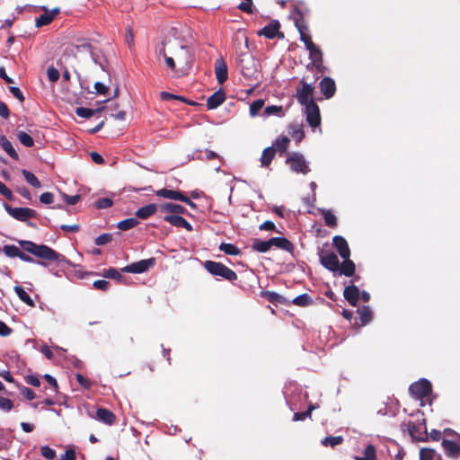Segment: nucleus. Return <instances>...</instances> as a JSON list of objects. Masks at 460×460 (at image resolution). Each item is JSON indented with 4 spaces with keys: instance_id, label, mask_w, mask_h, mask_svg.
Here are the masks:
<instances>
[{
    "instance_id": "nucleus-56",
    "label": "nucleus",
    "mask_w": 460,
    "mask_h": 460,
    "mask_svg": "<svg viewBox=\"0 0 460 460\" xmlns=\"http://www.w3.org/2000/svg\"><path fill=\"white\" fill-rule=\"evenodd\" d=\"M103 277L118 280L122 278L121 274L116 269L113 268L106 270L103 273Z\"/></svg>"
},
{
    "instance_id": "nucleus-42",
    "label": "nucleus",
    "mask_w": 460,
    "mask_h": 460,
    "mask_svg": "<svg viewBox=\"0 0 460 460\" xmlns=\"http://www.w3.org/2000/svg\"><path fill=\"white\" fill-rule=\"evenodd\" d=\"M20 249L13 244L4 245L3 247V252L4 253V255L10 258L18 257L20 255Z\"/></svg>"
},
{
    "instance_id": "nucleus-6",
    "label": "nucleus",
    "mask_w": 460,
    "mask_h": 460,
    "mask_svg": "<svg viewBox=\"0 0 460 460\" xmlns=\"http://www.w3.org/2000/svg\"><path fill=\"white\" fill-rule=\"evenodd\" d=\"M447 435H452L451 439H443L442 447L446 454L453 458L460 456V437L455 433L452 429H445Z\"/></svg>"
},
{
    "instance_id": "nucleus-40",
    "label": "nucleus",
    "mask_w": 460,
    "mask_h": 460,
    "mask_svg": "<svg viewBox=\"0 0 460 460\" xmlns=\"http://www.w3.org/2000/svg\"><path fill=\"white\" fill-rule=\"evenodd\" d=\"M17 138L19 139L21 144L23 145L26 147H31L34 144V141H33L32 137L29 134L24 132V131L18 132L17 133Z\"/></svg>"
},
{
    "instance_id": "nucleus-19",
    "label": "nucleus",
    "mask_w": 460,
    "mask_h": 460,
    "mask_svg": "<svg viewBox=\"0 0 460 460\" xmlns=\"http://www.w3.org/2000/svg\"><path fill=\"white\" fill-rule=\"evenodd\" d=\"M343 296L352 306H356L359 298V289L354 285L348 286L344 288Z\"/></svg>"
},
{
    "instance_id": "nucleus-22",
    "label": "nucleus",
    "mask_w": 460,
    "mask_h": 460,
    "mask_svg": "<svg viewBox=\"0 0 460 460\" xmlns=\"http://www.w3.org/2000/svg\"><path fill=\"white\" fill-rule=\"evenodd\" d=\"M159 210L161 212L168 213V215H181L186 212V209L184 207L174 204V203H164L159 206Z\"/></svg>"
},
{
    "instance_id": "nucleus-4",
    "label": "nucleus",
    "mask_w": 460,
    "mask_h": 460,
    "mask_svg": "<svg viewBox=\"0 0 460 460\" xmlns=\"http://www.w3.org/2000/svg\"><path fill=\"white\" fill-rule=\"evenodd\" d=\"M401 428L403 431L407 430L415 440L424 441L428 438L425 419L418 420L415 422L404 421L402 423Z\"/></svg>"
},
{
    "instance_id": "nucleus-27",
    "label": "nucleus",
    "mask_w": 460,
    "mask_h": 460,
    "mask_svg": "<svg viewBox=\"0 0 460 460\" xmlns=\"http://www.w3.org/2000/svg\"><path fill=\"white\" fill-rule=\"evenodd\" d=\"M276 150L273 146H270L265 148L262 151L261 157V164L263 167H268L273 158L275 157Z\"/></svg>"
},
{
    "instance_id": "nucleus-45",
    "label": "nucleus",
    "mask_w": 460,
    "mask_h": 460,
    "mask_svg": "<svg viewBox=\"0 0 460 460\" xmlns=\"http://www.w3.org/2000/svg\"><path fill=\"white\" fill-rule=\"evenodd\" d=\"M311 297L307 294H303L296 296L293 299V304L299 306H306L311 303Z\"/></svg>"
},
{
    "instance_id": "nucleus-44",
    "label": "nucleus",
    "mask_w": 460,
    "mask_h": 460,
    "mask_svg": "<svg viewBox=\"0 0 460 460\" xmlns=\"http://www.w3.org/2000/svg\"><path fill=\"white\" fill-rule=\"evenodd\" d=\"M264 114L266 116L276 115L281 117L283 116V110L281 106L270 105L265 108Z\"/></svg>"
},
{
    "instance_id": "nucleus-52",
    "label": "nucleus",
    "mask_w": 460,
    "mask_h": 460,
    "mask_svg": "<svg viewBox=\"0 0 460 460\" xmlns=\"http://www.w3.org/2000/svg\"><path fill=\"white\" fill-rule=\"evenodd\" d=\"M113 204L110 198H102L95 202V207L99 209L108 208Z\"/></svg>"
},
{
    "instance_id": "nucleus-58",
    "label": "nucleus",
    "mask_w": 460,
    "mask_h": 460,
    "mask_svg": "<svg viewBox=\"0 0 460 460\" xmlns=\"http://www.w3.org/2000/svg\"><path fill=\"white\" fill-rule=\"evenodd\" d=\"M238 8L247 13H252V0H245L238 5Z\"/></svg>"
},
{
    "instance_id": "nucleus-43",
    "label": "nucleus",
    "mask_w": 460,
    "mask_h": 460,
    "mask_svg": "<svg viewBox=\"0 0 460 460\" xmlns=\"http://www.w3.org/2000/svg\"><path fill=\"white\" fill-rule=\"evenodd\" d=\"M343 441V438L341 436L337 437H326L322 441V444L325 447L330 446L332 447H334L335 446H338L341 444Z\"/></svg>"
},
{
    "instance_id": "nucleus-25",
    "label": "nucleus",
    "mask_w": 460,
    "mask_h": 460,
    "mask_svg": "<svg viewBox=\"0 0 460 460\" xmlns=\"http://www.w3.org/2000/svg\"><path fill=\"white\" fill-rule=\"evenodd\" d=\"M97 420L102 421L105 424L112 425L115 422V415L109 410L100 408L96 411Z\"/></svg>"
},
{
    "instance_id": "nucleus-5",
    "label": "nucleus",
    "mask_w": 460,
    "mask_h": 460,
    "mask_svg": "<svg viewBox=\"0 0 460 460\" xmlns=\"http://www.w3.org/2000/svg\"><path fill=\"white\" fill-rule=\"evenodd\" d=\"M204 267L213 276L221 277L229 281L237 279V275L233 270L220 262L207 261Z\"/></svg>"
},
{
    "instance_id": "nucleus-34",
    "label": "nucleus",
    "mask_w": 460,
    "mask_h": 460,
    "mask_svg": "<svg viewBox=\"0 0 460 460\" xmlns=\"http://www.w3.org/2000/svg\"><path fill=\"white\" fill-rule=\"evenodd\" d=\"M289 134L291 137L297 142H300L304 137V131L302 129V127L298 124H293L289 127Z\"/></svg>"
},
{
    "instance_id": "nucleus-3",
    "label": "nucleus",
    "mask_w": 460,
    "mask_h": 460,
    "mask_svg": "<svg viewBox=\"0 0 460 460\" xmlns=\"http://www.w3.org/2000/svg\"><path fill=\"white\" fill-rule=\"evenodd\" d=\"M237 63L244 78L256 82L260 80L259 65L252 56L248 53L241 54L237 58Z\"/></svg>"
},
{
    "instance_id": "nucleus-61",
    "label": "nucleus",
    "mask_w": 460,
    "mask_h": 460,
    "mask_svg": "<svg viewBox=\"0 0 460 460\" xmlns=\"http://www.w3.org/2000/svg\"><path fill=\"white\" fill-rule=\"evenodd\" d=\"M40 200L43 204H51L54 201V196L51 192H44L40 196Z\"/></svg>"
},
{
    "instance_id": "nucleus-9",
    "label": "nucleus",
    "mask_w": 460,
    "mask_h": 460,
    "mask_svg": "<svg viewBox=\"0 0 460 460\" xmlns=\"http://www.w3.org/2000/svg\"><path fill=\"white\" fill-rule=\"evenodd\" d=\"M409 391L411 394L416 399H423L431 393V384L425 378L410 385Z\"/></svg>"
},
{
    "instance_id": "nucleus-47",
    "label": "nucleus",
    "mask_w": 460,
    "mask_h": 460,
    "mask_svg": "<svg viewBox=\"0 0 460 460\" xmlns=\"http://www.w3.org/2000/svg\"><path fill=\"white\" fill-rule=\"evenodd\" d=\"M264 101L261 99L256 100L250 105V114L252 117L256 116L259 111L262 109Z\"/></svg>"
},
{
    "instance_id": "nucleus-1",
    "label": "nucleus",
    "mask_w": 460,
    "mask_h": 460,
    "mask_svg": "<svg viewBox=\"0 0 460 460\" xmlns=\"http://www.w3.org/2000/svg\"><path fill=\"white\" fill-rule=\"evenodd\" d=\"M20 244L26 252L40 259L70 265L69 261L64 255L45 244H36L31 241H21Z\"/></svg>"
},
{
    "instance_id": "nucleus-57",
    "label": "nucleus",
    "mask_w": 460,
    "mask_h": 460,
    "mask_svg": "<svg viewBox=\"0 0 460 460\" xmlns=\"http://www.w3.org/2000/svg\"><path fill=\"white\" fill-rule=\"evenodd\" d=\"M313 409H314V407H309V409L304 412H296L294 414L293 420H304L305 418L310 417Z\"/></svg>"
},
{
    "instance_id": "nucleus-17",
    "label": "nucleus",
    "mask_w": 460,
    "mask_h": 460,
    "mask_svg": "<svg viewBox=\"0 0 460 460\" xmlns=\"http://www.w3.org/2000/svg\"><path fill=\"white\" fill-rule=\"evenodd\" d=\"M215 73H216L217 80L220 84H224L227 80V77H228L227 66L222 58L217 59V61L215 63Z\"/></svg>"
},
{
    "instance_id": "nucleus-13",
    "label": "nucleus",
    "mask_w": 460,
    "mask_h": 460,
    "mask_svg": "<svg viewBox=\"0 0 460 460\" xmlns=\"http://www.w3.org/2000/svg\"><path fill=\"white\" fill-rule=\"evenodd\" d=\"M313 87L305 83H304L302 87L297 90L296 98L301 105L305 107L309 105V103H314L313 100Z\"/></svg>"
},
{
    "instance_id": "nucleus-16",
    "label": "nucleus",
    "mask_w": 460,
    "mask_h": 460,
    "mask_svg": "<svg viewBox=\"0 0 460 460\" xmlns=\"http://www.w3.org/2000/svg\"><path fill=\"white\" fill-rule=\"evenodd\" d=\"M333 245L337 249L339 254L342 259H348L350 256V251L347 241L340 235H336L332 239Z\"/></svg>"
},
{
    "instance_id": "nucleus-14",
    "label": "nucleus",
    "mask_w": 460,
    "mask_h": 460,
    "mask_svg": "<svg viewBox=\"0 0 460 460\" xmlns=\"http://www.w3.org/2000/svg\"><path fill=\"white\" fill-rule=\"evenodd\" d=\"M322 265L327 270L336 272L340 270V262L336 254L333 252H324L320 255Z\"/></svg>"
},
{
    "instance_id": "nucleus-15",
    "label": "nucleus",
    "mask_w": 460,
    "mask_h": 460,
    "mask_svg": "<svg viewBox=\"0 0 460 460\" xmlns=\"http://www.w3.org/2000/svg\"><path fill=\"white\" fill-rule=\"evenodd\" d=\"M306 49L309 51V58L312 60V64L320 68L323 62V54L318 46L314 42H306Z\"/></svg>"
},
{
    "instance_id": "nucleus-21",
    "label": "nucleus",
    "mask_w": 460,
    "mask_h": 460,
    "mask_svg": "<svg viewBox=\"0 0 460 460\" xmlns=\"http://www.w3.org/2000/svg\"><path fill=\"white\" fill-rule=\"evenodd\" d=\"M320 88L322 93L326 98H331L333 96L336 87L334 81L330 77H324L320 82Z\"/></svg>"
},
{
    "instance_id": "nucleus-38",
    "label": "nucleus",
    "mask_w": 460,
    "mask_h": 460,
    "mask_svg": "<svg viewBox=\"0 0 460 460\" xmlns=\"http://www.w3.org/2000/svg\"><path fill=\"white\" fill-rule=\"evenodd\" d=\"M138 224V220L135 217H130L124 219L122 221H119L118 223V228L123 231L131 229L135 227Z\"/></svg>"
},
{
    "instance_id": "nucleus-59",
    "label": "nucleus",
    "mask_w": 460,
    "mask_h": 460,
    "mask_svg": "<svg viewBox=\"0 0 460 460\" xmlns=\"http://www.w3.org/2000/svg\"><path fill=\"white\" fill-rule=\"evenodd\" d=\"M62 198L68 205H75L80 200L81 197L80 195L69 196L67 194L63 193Z\"/></svg>"
},
{
    "instance_id": "nucleus-2",
    "label": "nucleus",
    "mask_w": 460,
    "mask_h": 460,
    "mask_svg": "<svg viewBox=\"0 0 460 460\" xmlns=\"http://www.w3.org/2000/svg\"><path fill=\"white\" fill-rule=\"evenodd\" d=\"M170 54L174 56L179 65L177 75H184L192 66L193 55L191 49L182 44H173L169 49Z\"/></svg>"
},
{
    "instance_id": "nucleus-8",
    "label": "nucleus",
    "mask_w": 460,
    "mask_h": 460,
    "mask_svg": "<svg viewBox=\"0 0 460 460\" xmlns=\"http://www.w3.org/2000/svg\"><path fill=\"white\" fill-rule=\"evenodd\" d=\"M5 211L14 219L26 222L29 218H35L37 213L30 208H13L8 204H4Z\"/></svg>"
},
{
    "instance_id": "nucleus-18",
    "label": "nucleus",
    "mask_w": 460,
    "mask_h": 460,
    "mask_svg": "<svg viewBox=\"0 0 460 460\" xmlns=\"http://www.w3.org/2000/svg\"><path fill=\"white\" fill-rule=\"evenodd\" d=\"M164 221L170 223L172 226L176 227H182L187 231L192 230V226L185 220L181 215H166L164 217Z\"/></svg>"
},
{
    "instance_id": "nucleus-23",
    "label": "nucleus",
    "mask_w": 460,
    "mask_h": 460,
    "mask_svg": "<svg viewBox=\"0 0 460 460\" xmlns=\"http://www.w3.org/2000/svg\"><path fill=\"white\" fill-rule=\"evenodd\" d=\"M279 30V22H271L266 26H264L261 31H258V34L260 36H264L267 39H274Z\"/></svg>"
},
{
    "instance_id": "nucleus-54",
    "label": "nucleus",
    "mask_w": 460,
    "mask_h": 460,
    "mask_svg": "<svg viewBox=\"0 0 460 460\" xmlns=\"http://www.w3.org/2000/svg\"><path fill=\"white\" fill-rule=\"evenodd\" d=\"M323 218H324L325 224L328 226H336V223H337L336 217L331 211H328V210L324 211Z\"/></svg>"
},
{
    "instance_id": "nucleus-62",
    "label": "nucleus",
    "mask_w": 460,
    "mask_h": 460,
    "mask_svg": "<svg viewBox=\"0 0 460 460\" xmlns=\"http://www.w3.org/2000/svg\"><path fill=\"white\" fill-rule=\"evenodd\" d=\"M76 380L78 381L80 385L83 386L84 388L88 389L91 387V385H92L91 381L88 378H85L83 375L76 374Z\"/></svg>"
},
{
    "instance_id": "nucleus-55",
    "label": "nucleus",
    "mask_w": 460,
    "mask_h": 460,
    "mask_svg": "<svg viewBox=\"0 0 460 460\" xmlns=\"http://www.w3.org/2000/svg\"><path fill=\"white\" fill-rule=\"evenodd\" d=\"M47 75L50 82H57L60 76L59 71L54 66H49L47 70Z\"/></svg>"
},
{
    "instance_id": "nucleus-20",
    "label": "nucleus",
    "mask_w": 460,
    "mask_h": 460,
    "mask_svg": "<svg viewBox=\"0 0 460 460\" xmlns=\"http://www.w3.org/2000/svg\"><path fill=\"white\" fill-rule=\"evenodd\" d=\"M226 100V94L223 91L219 90L214 93L207 100V107L208 110H214L220 106Z\"/></svg>"
},
{
    "instance_id": "nucleus-26",
    "label": "nucleus",
    "mask_w": 460,
    "mask_h": 460,
    "mask_svg": "<svg viewBox=\"0 0 460 460\" xmlns=\"http://www.w3.org/2000/svg\"><path fill=\"white\" fill-rule=\"evenodd\" d=\"M272 246L278 247L287 252H291L294 248L292 243L285 237L270 238Z\"/></svg>"
},
{
    "instance_id": "nucleus-48",
    "label": "nucleus",
    "mask_w": 460,
    "mask_h": 460,
    "mask_svg": "<svg viewBox=\"0 0 460 460\" xmlns=\"http://www.w3.org/2000/svg\"><path fill=\"white\" fill-rule=\"evenodd\" d=\"M160 55L164 56L167 66L177 74L178 69H176V58L174 56H167L164 50H161Z\"/></svg>"
},
{
    "instance_id": "nucleus-35",
    "label": "nucleus",
    "mask_w": 460,
    "mask_h": 460,
    "mask_svg": "<svg viewBox=\"0 0 460 460\" xmlns=\"http://www.w3.org/2000/svg\"><path fill=\"white\" fill-rule=\"evenodd\" d=\"M22 173L25 179V181L34 188H40L41 184L38 178L31 172L27 170H22Z\"/></svg>"
},
{
    "instance_id": "nucleus-24",
    "label": "nucleus",
    "mask_w": 460,
    "mask_h": 460,
    "mask_svg": "<svg viewBox=\"0 0 460 460\" xmlns=\"http://www.w3.org/2000/svg\"><path fill=\"white\" fill-rule=\"evenodd\" d=\"M157 210H159V206L152 203L138 208L136 212V216L138 218L146 219L149 217L155 215Z\"/></svg>"
},
{
    "instance_id": "nucleus-63",
    "label": "nucleus",
    "mask_w": 460,
    "mask_h": 460,
    "mask_svg": "<svg viewBox=\"0 0 460 460\" xmlns=\"http://www.w3.org/2000/svg\"><path fill=\"white\" fill-rule=\"evenodd\" d=\"M93 287L96 288V289H100V290H107L110 287V283L106 280H103V279H99V280H95L93 282Z\"/></svg>"
},
{
    "instance_id": "nucleus-53",
    "label": "nucleus",
    "mask_w": 460,
    "mask_h": 460,
    "mask_svg": "<svg viewBox=\"0 0 460 460\" xmlns=\"http://www.w3.org/2000/svg\"><path fill=\"white\" fill-rule=\"evenodd\" d=\"M13 407V402L5 397L0 396V409L4 411H10Z\"/></svg>"
},
{
    "instance_id": "nucleus-7",
    "label": "nucleus",
    "mask_w": 460,
    "mask_h": 460,
    "mask_svg": "<svg viewBox=\"0 0 460 460\" xmlns=\"http://www.w3.org/2000/svg\"><path fill=\"white\" fill-rule=\"evenodd\" d=\"M287 164L296 173L306 174L310 168L305 156L300 153H293L287 158Z\"/></svg>"
},
{
    "instance_id": "nucleus-46",
    "label": "nucleus",
    "mask_w": 460,
    "mask_h": 460,
    "mask_svg": "<svg viewBox=\"0 0 460 460\" xmlns=\"http://www.w3.org/2000/svg\"><path fill=\"white\" fill-rule=\"evenodd\" d=\"M289 138L288 137H279L275 140L274 145L280 152H285L288 149Z\"/></svg>"
},
{
    "instance_id": "nucleus-33",
    "label": "nucleus",
    "mask_w": 460,
    "mask_h": 460,
    "mask_svg": "<svg viewBox=\"0 0 460 460\" xmlns=\"http://www.w3.org/2000/svg\"><path fill=\"white\" fill-rule=\"evenodd\" d=\"M103 109H104L103 107H101V108H98L95 110H92V109H88V108H84V107H79V108H76L75 113L77 116H79L81 118L88 119V118L93 116L95 113L102 111Z\"/></svg>"
},
{
    "instance_id": "nucleus-39",
    "label": "nucleus",
    "mask_w": 460,
    "mask_h": 460,
    "mask_svg": "<svg viewBox=\"0 0 460 460\" xmlns=\"http://www.w3.org/2000/svg\"><path fill=\"white\" fill-rule=\"evenodd\" d=\"M360 322L363 325L368 323L372 319V312L368 306L358 309Z\"/></svg>"
},
{
    "instance_id": "nucleus-36",
    "label": "nucleus",
    "mask_w": 460,
    "mask_h": 460,
    "mask_svg": "<svg viewBox=\"0 0 460 460\" xmlns=\"http://www.w3.org/2000/svg\"><path fill=\"white\" fill-rule=\"evenodd\" d=\"M356 460H376V448L372 445L367 446L362 456H356Z\"/></svg>"
},
{
    "instance_id": "nucleus-29",
    "label": "nucleus",
    "mask_w": 460,
    "mask_h": 460,
    "mask_svg": "<svg viewBox=\"0 0 460 460\" xmlns=\"http://www.w3.org/2000/svg\"><path fill=\"white\" fill-rule=\"evenodd\" d=\"M343 260L344 261L341 266H340V270L338 271L340 274L351 277L355 272V264L351 260H349V258Z\"/></svg>"
},
{
    "instance_id": "nucleus-41",
    "label": "nucleus",
    "mask_w": 460,
    "mask_h": 460,
    "mask_svg": "<svg viewBox=\"0 0 460 460\" xmlns=\"http://www.w3.org/2000/svg\"><path fill=\"white\" fill-rule=\"evenodd\" d=\"M219 250L228 255H238L240 253V250L232 243H223L220 244Z\"/></svg>"
},
{
    "instance_id": "nucleus-37",
    "label": "nucleus",
    "mask_w": 460,
    "mask_h": 460,
    "mask_svg": "<svg viewBox=\"0 0 460 460\" xmlns=\"http://www.w3.org/2000/svg\"><path fill=\"white\" fill-rule=\"evenodd\" d=\"M272 247L270 239L267 241L256 240L253 243L252 248L259 252H266Z\"/></svg>"
},
{
    "instance_id": "nucleus-60",
    "label": "nucleus",
    "mask_w": 460,
    "mask_h": 460,
    "mask_svg": "<svg viewBox=\"0 0 460 460\" xmlns=\"http://www.w3.org/2000/svg\"><path fill=\"white\" fill-rule=\"evenodd\" d=\"M0 194L8 199L9 200L13 199V195L12 191L3 183L0 181Z\"/></svg>"
},
{
    "instance_id": "nucleus-50",
    "label": "nucleus",
    "mask_w": 460,
    "mask_h": 460,
    "mask_svg": "<svg viewBox=\"0 0 460 460\" xmlns=\"http://www.w3.org/2000/svg\"><path fill=\"white\" fill-rule=\"evenodd\" d=\"M40 454L48 460H52L56 457V451L48 446H42L40 447Z\"/></svg>"
},
{
    "instance_id": "nucleus-12",
    "label": "nucleus",
    "mask_w": 460,
    "mask_h": 460,
    "mask_svg": "<svg viewBox=\"0 0 460 460\" xmlns=\"http://www.w3.org/2000/svg\"><path fill=\"white\" fill-rule=\"evenodd\" d=\"M305 113L306 115V120L312 128H316V127L320 126V123H321L320 111L315 102L309 103V105L305 106Z\"/></svg>"
},
{
    "instance_id": "nucleus-31",
    "label": "nucleus",
    "mask_w": 460,
    "mask_h": 460,
    "mask_svg": "<svg viewBox=\"0 0 460 460\" xmlns=\"http://www.w3.org/2000/svg\"><path fill=\"white\" fill-rule=\"evenodd\" d=\"M440 456L434 449L421 448L420 451V460H438Z\"/></svg>"
},
{
    "instance_id": "nucleus-28",
    "label": "nucleus",
    "mask_w": 460,
    "mask_h": 460,
    "mask_svg": "<svg viewBox=\"0 0 460 460\" xmlns=\"http://www.w3.org/2000/svg\"><path fill=\"white\" fill-rule=\"evenodd\" d=\"M0 146L10 157L18 159V154L13 148L12 143L4 136H0Z\"/></svg>"
},
{
    "instance_id": "nucleus-11",
    "label": "nucleus",
    "mask_w": 460,
    "mask_h": 460,
    "mask_svg": "<svg viewBox=\"0 0 460 460\" xmlns=\"http://www.w3.org/2000/svg\"><path fill=\"white\" fill-rule=\"evenodd\" d=\"M155 194L158 197L173 200H180L190 205V207H195V204L187 196L178 190L161 189L156 190Z\"/></svg>"
},
{
    "instance_id": "nucleus-10",
    "label": "nucleus",
    "mask_w": 460,
    "mask_h": 460,
    "mask_svg": "<svg viewBox=\"0 0 460 460\" xmlns=\"http://www.w3.org/2000/svg\"><path fill=\"white\" fill-rule=\"evenodd\" d=\"M155 264V259L141 260L122 268L123 272L128 273H144L147 271Z\"/></svg>"
},
{
    "instance_id": "nucleus-51",
    "label": "nucleus",
    "mask_w": 460,
    "mask_h": 460,
    "mask_svg": "<svg viewBox=\"0 0 460 460\" xmlns=\"http://www.w3.org/2000/svg\"><path fill=\"white\" fill-rule=\"evenodd\" d=\"M112 240L111 234H102L94 240V243L98 246L109 243Z\"/></svg>"
},
{
    "instance_id": "nucleus-32",
    "label": "nucleus",
    "mask_w": 460,
    "mask_h": 460,
    "mask_svg": "<svg viewBox=\"0 0 460 460\" xmlns=\"http://www.w3.org/2000/svg\"><path fill=\"white\" fill-rule=\"evenodd\" d=\"M295 24L300 33V40L305 43V46L306 47V42H313L310 36L306 34L307 27L303 24L302 21L297 19Z\"/></svg>"
},
{
    "instance_id": "nucleus-30",
    "label": "nucleus",
    "mask_w": 460,
    "mask_h": 460,
    "mask_svg": "<svg viewBox=\"0 0 460 460\" xmlns=\"http://www.w3.org/2000/svg\"><path fill=\"white\" fill-rule=\"evenodd\" d=\"M14 292L18 296V297L26 305L30 306L34 305L33 300L31 298V296L28 295V293L20 286L14 287Z\"/></svg>"
},
{
    "instance_id": "nucleus-64",
    "label": "nucleus",
    "mask_w": 460,
    "mask_h": 460,
    "mask_svg": "<svg viewBox=\"0 0 460 460\" xmlns=\"http://www.w3.org/2000/svg\"><path fill=\"white\" fill-rule=\"evenodd\" d=\"M75 452L74 449H67L64 455L60 456V460H75Z\"/></svg>"
},
{
    "instance_id": "nucleus-49",
    "label": "nucleus",
    "mask_w": 460,
    "mask_h": 460,
    "mask_svg": "<svg viewBox=\"0 0 460 460\" xmlns=\"http://www.w3.org/2000/svg\"><path fill=\"white\" fill-rule=\"evenodd\" d=\"M53 20V14L51 13H43L40 15L39 18L36 19V26L41 27L44 25L49 24Z\"/></svg>"
}]
</instances>
